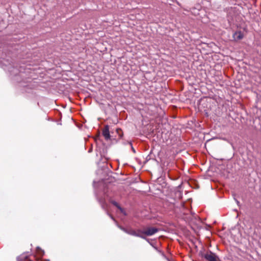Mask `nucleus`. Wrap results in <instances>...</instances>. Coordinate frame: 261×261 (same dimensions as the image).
<instances>
[{
  "label": "nucleus",
  "mask_w": 261,
  "mask_h": 261,
  "mask_svg": "<svg viewBox=\"0 0 261 261\" xmlns=\"http://www.w3.org/2000/svg\"><path fill=\"white\" fill-rule=\"evenodd\" d=\"M141 234L145 236H151L159 231V229L153 227H143V229H139Z\"/></svg>",
  "instance_id": "obj_1"
},
{
  "label": "nucleus",
  "mask_w": 261,
  "mask_h": 261,
  "mask_svg": "<svg viewBox=\"0 0 261 261\" xmlns=\"http://www.w3.org/2000/svg\"><path fill=\"white\" fill-rule=\"evenodd\" d=\"M119 228L123 230L125 233L137 237L141 238L142 239H145L146 240H147V239L144 237L143 235H142L141 234V232L139 231V229L137 230H135L132 228L126 229L124 227L120 226Z\"/></svg>",
  "instance_id": "obj_2"
},
{
  "label": "nucleus",
  "mask_w": 261,
  "mask_h": 261,
  "mask_svg": "<svg viewBox=\"0 0 261 261\" xmlns=\"http://www.w3.org/2000/svg\"><path fill=\"white\" fill-rule=\"evenodd\" d=\"M204 257L208 261H220L219 257L211 251L206 253Z\"/></svg>",
  "instance_id": "obj_3"
},
{
  "label": "nucleus",
  "mask_w": 261,
  "mask_h": 261,
  "mask_svg": "<svg viewBox=\"0 0 261 261\" xmlns=\"http://www.w3.org/2000/svg\"><path fill=\"white\" fill-rule=\"evenodd\" d=\"M102 135L106 140H108L110 138L109 127L108 125H106L105 127V128L102 131Z\"/></svg>",
  "instance_id": "obj_4"
},
{
  "label": "nucleus",
  "mask_w": 261,
  "mask_h": 261,
  "mask_svg": "<svg viewBox=\"0 0 261 261\" xmlns=\"http://www.w3.org/2000/svg\"><path fill=\"white\" fill-rule=\"evenodd\" d=\"M233 37L236 41H238L243 38V34L240 31L236 32L233 34Z\"/></svg>",
  "instance_id": "obj_5"
},
{
  "label": "nucleus",
  "mask_w": 261,
  "mask_h": 261,
  "mask_svg": "<svg viewBox=\"0 0 261 261\" xmlns=\"http://www.w3.org/2000/svg\"><path fill=\"white\" fill-rule=\"evenodd\" d=\"M98 200L101 206V207L103 210L107 211L108 204L105 202V200L102 199H100Z\"/></svg>",
  "instance_id": "obj_6"
},
{
  "label": "nucleus",
  "mask_w": 261,
  "mask_h": 261,
  "mask_svg": "<svg viewBox=\"0 0 261 261\" xmlns=\"http://www.w3.org/2000/svg\"><path fill=\"white\" fill-rule=\"evenodd\" d=\"M28 255L27 253H23L17 258V261H22L28 258Z\"/></svg>",
  "instance_id": "obj_7"
},
{
  "label": "nucleus",
  "mask_w": 261,
  "mask_h": 261,
  "mask_svg": "<svg viewBox=\"0 0 261 261\" xmlns=\"http://www.w3.org/2000/svg\"><path fill=\"white\" fill-rule=\"evenodd\" d=\"M110 202L115 206H116L117 207H118L119 210H120L121 211H122V209L121 208V207L119 205V204L115 201L111 200Z\"/></svg>",
  "instance_id": "obj_8"
},
{
  "label": "nucleus",
  "mask_w": 261,
  "mask_h": 261,
  "mask_svg": "<svg viewBox=\"0 0 261 261\" xmlns=\"http://www.w3.org/2000/svg\"><path fill=\"white\" fill-rule=\"evenodd\" d=\"M37 249L38 253L40 255H43L44 254V251L43 250H42L41 248H40L39 247H37Z\"/></svg>",
  "instance_id": "obj_9"
},
{
  "label": "nucleus",
  "mask_w": 261,
  "mask_h": 261,
  "mask_svg": "<svg viewBox=\"0 0 261 261\" xmlns=\"http://www.w3.org/2000/svg\"><path fill=\"white\" fill-rule=\"evenodd\" d=\"M132 150H133V152H135V149H134V148H133V147H132Z\"/></svg>",
  "instance_id": "obj_10"
}]
</instances>
